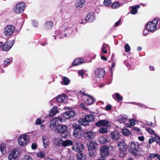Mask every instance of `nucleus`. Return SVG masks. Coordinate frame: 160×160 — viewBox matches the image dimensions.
Masks as SVG:
<instances>
[{
  "instance_id": "nucleus-35",
  "label": "nucleus",
  "mask_w": 160,
  "mask_h": 160,
  "mask_svg": "<svg viewBox=\"0 0 160 160\" xmlns=\"http://www.w3.org/2000/svg\"><path fill=\"white\" fill-rule=\"evenodd\" d=\"M37 157L38 158H42L45 156V152L43 151H40L36 153Z\"/></svg>"
},
{
  "instance_id": "nucleus-29",
  "label": "nucleus",
  "mask_w": 160,
  "mask_h": 160,
  "mask_svg": "<svg viewBox=\"0 0 160 160\" xmlns=\"http://www.w3.org/2000/svg\"><path fill=\"white\" fill-rule=\"evenodd\" d=\"M73 142L70 140H67L64 141L62 140V146L64 147H66L72 145Z\"/></svg>"
},
{
  "instance_id": "nucleus-46",
  "label": "nucleus",
  "mask_w": 160,
  "mask_h": 160,
  "mask_svg": "<svg viewBox=\"0 0 160 160\" xmlns=\"http://www.w3.org/2000/svg\"><path fill=\"white\" fill-rule=\"evenodd\" d=\"M119 7V4L118 2H114L112 5L111 7L112 8H117Z\"/></svg>"
},
{
  "instance_id": "nucleus-13",
  "label": "nucleus",
  "mask_w": 160,
  "mask_h": 160,
  "mask_svg": "<svg viewBox=\"0 0 160 160\" xmlns=\"http://www.w3.org/2000/svg\"><path fill=\"white\" fill-rule=\"evenodd\" d=\"M74 124H75L74 123L72 124L73 126H74ZM74 126H75L76 128L73 131V135L74 137L79 138L82 136L81 131L80 129L78 128L79 127L78 125L77 124H75Z\"/></svg>"
},
{
  "instance_id": "nucleus-8",
  "label": "nucleus",
  "mask_w": 160,
  "mask_h": 160,
  "mask_svg": "<svg viewBox=\"0 0 160 160\" xmlns=\"http://www.w3.org/2000/svg\"><path fill=\"white\" fill-rule=\"evenodd\" d=\"M19 150L18 148L12 150L8 156L9 160H15L19 155Z\"/></svg>"
},
{
  "instance_id": "nucleus-18",
  "label": "nucleus",
  "mask_w": 160,
  "mask_h": 160,
  "mask_svg": "<svg viewBox=\"0 0 160 160\" xmlns=\"http://www.w3.org/2000/svg\"><path fill=\"white\" fill-rule=\"evenodd\" d=\"M42 140L44 148H47L49 145L50 142L48 136L43 135L42 137Z\"/></svg>"
},
{
  "instance_id": "nucleus-43",
  "label": "nucleus",
  "mask_w": 160,
  "mask_h": 160,
  "mask_svg": "<svg viewBox=\"0 0 160 160\" xmlns=\"http://www.w3.org/2000/svg\"><path fill=\"white\" fill-rule=\"evenodd\" d=\"M108 129L105 128H101L99 129L98 131L100 133H104L108 132Z\"/></svg>"
},
{
  "instance_id": "nucleus-4",
  "label": "nucleus",
  "mask_w": 160,
  "mask_h": 160,
  "mask_svg": "<svg viewBox=\"0 0 160 160\" xmlns=\"http://www.w3.org/2000/svg\"><path fill=\"white\" fill-rule=\"evenodd\" d=\"M114 147L112 146H104L100 148V155L102 157H104L108 156L110 152L114 149Z\"/></svg>"
},
{
  "instance_id": "nucleus-12",
  "label": "nucleus",
  "mask_w": 160,
  "mask_h": 160,
  "mask_svg": "<svg viewBox=\"0 0 160 160\" xmlns=\"http://www.w3.org/2000/svg\"><path fill=\"white\" fill-rule=\"evenodd\" d=\"M105 71L102 68H97L94 72L95 77L97 78H102L104 74Z\"/></svg>"
},
{
  "instance_id": "nucleus-7",
  "label": "nucleus",
  "mask_w": 160,
  "mask_h": 160,
  "mask_svg": "<svg viewBox=\"0 0 160 160\" xmlns=\"http://www.w3.org/2000/svg\"><path fill=\"white\" fill-rule=\"evenodd\" d=\"M25 7V3L21 2L15 6L13 10L14 12L17 13H21L24 10Z\"/></svg>"
},
{
  "instance_id": "nucleus-10",
  "label": "nucleus",
  "mask_w": 160,
  "mask_h": 160,
  "mask_svg": "<svg viewBox=\"0 0 160 160\" xmlns=\"http://www.w3.org/2000/svg\"><path fill=\"white\" fill-rule=\"evenodd\" d=\"M55 132H56L65 133L67 132V127L65 125H60L55 128Z\"/></svg>"
},
{
  "instance_id": "nucleus-14",
  "label": "nucleus",
  "mask_w": 160,
  "mask_h": 160,
  "mask_svg": "<svg viewBox=\"0 0 160 160\" xmlns=\"http://www.w3.org/2000/svg\"><path fill=\"white\" fill-rule=\"evenodd\" d=\"M72 149L76 152H80L82 151L84 148L83 145L79 143H76L72 147Z\"/></svg>"
},
{
  "instance_id": "nucleus-16",
  "label": "nucleus",
  "mask_w": 160,
  "mask_h": 160,
  "mask_svg": "<svg viewBox=\"0 0 160 160\" xmlns=\"http://www.w3.org/2000/svg\"><path fill=\"white\" fill-rule=\"evenodd\" d=\"M62 121V119L59 117L55 118L50 121V128H54L57 125V123L59 122H61Z\"/></svg>"
},
{
  "instance_id": "nucleus-22",
  "label": "nucleus",
  "mask_w": 160,
  "mask_h": 160,
  "mask_svg": "<svg viewBox=\"0 0 160 160\" xmlns=\"http://www.w3.org/2000/svg\"><path fill=\"white\" fill-rule=\"evenodd\" d=\"M108 124V122L105 120H100L97 122L96 124V126L97 127L101 126H107Z\"/></svg>"
},
{
  "instance_id": "nucleus-51",
  "label": "nucleus",
  "mask_w": 160,
  "mask_h": 160,
  "mask_svg": "<svg viewBox=\"0 0 160 160\" xmlns=\"http://www.w3.org/2000/svg\"><path fill=\"white\" fill-rule=\"evenodd\" d=\"M60 34H62V35H60V37H59V38H62L63 37H67L68 35L67 33L65 32L64 31H63L61 32Z\"/></svg>"
},
{
  "instance_id": "nucleus-44",
  "label": "nucleus",
  "mask_w": 160,
  "mask_h": 160,
  "mask_svg": "<svg viewBox=\"0 0 160 160\" xmlns=\"http://www.w3.org/2000/svg\"><path fill=\"white\" fill-rule=\"evenodd\" d=\"M15 27L12 25H8L5 28V30H15Z\"/></svg>"
},
{
  "instance_id": "nucleus-24",
  "label": "nucleus",
  "mask_w": 160,
  "mask_h": 160,
  "mask_svg": "<svg viewBox=\"0 0 160 160\" xmlns=\"http://www.w3.org/2000/svg\"><path fill=\"white\" fill-rule=\"evenodd\" d=\"M58 112L59 111L58 107H53L50 110L49 116L51 117H53L56 113Z\"/></svg>"
},
{
  "instance_id": "nucleus-11",
  "label": "nucleus",
  "mask_w": 160,
  "mask_h": 160,
  "mask_svg": "<svg viewBox=\"0 0 160 160\" xmlns=\"http://www.w3.org/2000/svg\"><path fill=\"white\" fill-rule=\"evenodd\" d=\"M68 96L66 94H62L58 95L56 97V101L60 103H66L68 101Z\"/></svg>"
},
{
  "instance_id": "nucleus-56",
  "label": "nucleus",
  "mask_w": 160,
  "mask_h": 160,
  "mask_svg": "<svg viewBox=\"0 0 160 160\" xmlns=\"http://www.w3.org/2000/svg\"><path fill=\"white\" fill-rule=\"evenodd\" d=\"M112 108V106L110 104L107 105L105 107V110L107 111H110Z\"/></svg>"
},
{
  "instance_id": "nucleus-41",
  "label": "nucleus",
  "mask_w": 160,
  "mask_h": 160,
  "mask_svg": "<svg viewBox=\"0 0 160 160\" xmlns=\"http://www.w3.org/2000/svg\"><path fill=\"white\" fill-rule=\"evenodd\" d=\"M35 153H30L29 155H26L24 157V160H32V158L31 156L33 154H35Z\"/></svg>"
},
{
  "instance_id": "nucleus-59",
  "label": "nucleus",
  "mask_w": 160,
  "mask_h": 160,
  "mask_svg": "<svg viewBox=\"0 0 160 160\" xmlns=\"http://www.w3.org/2000/svg\"><path fill=\"white\" fill-rule=\"evenodd\" d=\"M85 104L83 103H81L80 105V108H82L83 109L86 110L87 109V108H86L85 107Z\"/></svg>"
},
{
  "instance_id": "nucleus-20",
  "label": "nucleus",
  "mask_w": 160,
  "mask_h": 160,
  "mask_svg": "<svg viewBox=\"0 0 160 160\" xmlns=\"http://www.w3.org/2000/svg\"><path fill=\"white\" fill-rule=\"evenodd\" d=\"M108 138H109L105 136L101 137L98 139L99 142L102 144L108 143L110 141V140L108 139Z\"/></svg>"
},
{
  "instance_id": "nucleus-40",
  "label": "nucleus",
  "mask_w": 160,
  "mask_h": 160,
  "mask_svg": "<svg viewBox=\"0 0 160 160\" xmlns=\"http://www.w3.org/2000/svg\"><path fill=\"white\" fill-rule=\"evenodd\" d=\"M68 112L70 116V118L74 117L76 114L75 111L73 110L68 111Z\"/></svg>"
},
{
  "instance_id": "nucleus-32",
  "label": "nucleus",
  "mask_w": 160,
  "mask_h": 160,
  "mask_svg": "<svg viewBox=\"0 0 160 160\" xmlns=\"http://www.w3.org/2000/svg\"><path fill=\"white\" fill-rule=\"evenodd\" d=\"M54 142L55 145L57 146H60L62 145V139L55 138L54 140Z\"/></svg>"
},
{
  "instance_id": "nucleus-36",
  "label": "nucleus",
  "mask_w": 160,
  "mask_h": 160,
  "mask_svg": "<svg viewBox=\"0 0 160 160\" xmlns=\"http://www.w3.org/2000/svg\"><path fill=\"white\" fill-rule=\"evenodd\" d=\"M122 133L124 136H128L130 134V132L127 128H124L122 130Z\"/></svg>"
},
{
  "instance_id": "nucleus-49",
  "label": "nucleus",
  "mask_w": 160,
  "mask_h": 160,
  "mask_svg": "<svg viewBox=\"0 0 160 160\" xmlns=\"http://www.w3.org/2000/svg\"><path fill=\"white\" fill-rule=\"evenodd\" d=\"M146 130L150 134L154 135L155 132L153 130L149 128H146Z\"/></svg>"
},
{
  "instance_id": "nucleus-21",
  "label": "nucleus",
  "mask_w": 160,
  "mask_h": 160,
  "mask_svg": "<svg viewBox=\"0 0 160 160\" xmlns=\"http://www.w3.org/2000/svg\"><path fill=\"white\" fill-rule=\"evenodd\" d=\"M95 19V15L92 13H89L87 16L86 20L88 22H93Z\"/></svg>"
},
{
  "instance_id": "nucleus-39",
  "label": "nucleus",
  "mask_w": 160,
  "mask_h": 160,
  "mask_svg": "<svg viewBox=\"0 0 160 160\" xmlns=\"http://www.w3.org/2000/svg\"><path fill=\"white\" fill-rule=\"evenodd\" d=\"M85 0H81L79 1L77 3V7L82 8L85 5Z\"/></svg>"
},
{
  "instance_id": "nucleus-15",
  "label": "nucleus",
  "mask_w": 160,
  "mask_h": 160,
  "mask_svg": "<svg viewBox=\"0 0 160 160\" xmlns=\"http://www.w3.org/2000/svg\"><path fill=\"white\" fill-rule=\"evenodd\" d=\"M95 133L91 131L84 132L83 134V136L84 138L87 140L93 139L95 137Z\"/></svg>"
},
{
  "instance_id": "nucleus-38",
  "label": "nucleus",
  "mask_w": 160,
  "mask_h": 160,
  "mask_svg": "<svg viewBox=\"0 0 160 160\" xmlns=\"http://www.w3.org/2000/svg\"><path fill=\"white\" fill-rule=\"evenodd\" d=\"M12 60L9 58H6L4 61V67L8 66V65L11 64Z\"/></svg>"
},
{
  "instance_id": "nucleus-9",
  "label": "nucleus",
  "mask_w": 160,
  "mask_h": 160,
  "mask_svg": "<svg viewBox=\"0 0 160 160\" xmlns=\"http://www.w3.org/2000/svg\"><path fill=\"white\" fill-rule=\"evenodd\" d=\"M14 43V40L9 41L6 42L2 46V50L5 51H8L13 46Z\"/></svg>"
},
{
  "instance_id": "nucleus-37",
  "label": "nucleus",
  "mask_w": 160,
  "mask_h": 160,
  "mask_svg": "<svg viewBox=\"0 0 160 160\" xmlns=\"http://www.w3.org/2000/svg\"><path fill=\"white\" fill-rule=\"evenodd\" d=\"M70 81L68 78L66 77H64L63 78L62 83H61L62 84H64L65 85H68L70 83Z\"/></svg>"
},
{
  "instance_id": "nucleus-60",
  "label": "nucleus",
  "mask_w": 160,
  "mask_h": 160,
  "mask_svg": "<svg viewBox=\"0 0 160 160\" xmlns=\"http://www.w3.org/2000/svg\"><path fill=\"white\" fill-rule=\"evenodd\" d=\"M78 74L82 76V78H83V75L84 74V72L82 70H79L78 72Z\"/></svg>"
},
{
  "instance_id": "nucleus-54",
  "label": "nucleus",
  "mask_w": 160,
  "mask_h": 160,
  "mask_svg": "<svg viewBox=\"0 0 160 160\" xmlns=\"http://www.w3.org/2000/svg\"><path fill=\"white\" fill-rule=\"evenodd\" d=\"M129 122L132 128L135 124L136 121L134 119H132L129 120Z\"/></svg>"
},
{
  "instance_id": "nucleus-42",
  "label": "nucleus",
  "mask_w": 160,
  "mask_h": 160,
  "mask_svg": "<svg viewBox=\"0 0 160 160\" xmlns=\"http://www.w3.org/2000/svg\"><path fill=\"white\" fill-rule=\"evenodd\" d=\"M155 157H157L159 160H160V155L158 154L151 153L149 155V157L148 158H153Z\"/></svg>"
},
{
  "instance_id": "nucleus-53",
  "label": "nucleus",
  "mask_w": 160,
  "mask_h": 160,
  "mask_svg": "<svg viewBox=\"0 0 160 160\" xmlns=\"http://www.w3.org/2000/svg\"><path fill=\"white\" fill-rule=\"evenodd\" d=\"M130 50V47L128 44H126L125 46V50L126 52H128Z\"/></svg>"
},
{
  "instance_id": "nucleus-2",
  "label": "nucleus",
  "mask_w": 160,
  "mask_h": 160,
  "mask_svg": "<svg viewBox=\"0 0 160 160\" xmlns=\"http://www.w3.org/2000/svg\"><path fill=\"white\" fill-rule=\"evenodd\" d=\"M78 95H81L82 99L88 105H90L95 102V100L92 96L85 93L80 91L78 93Z\"/></svg>"
},
{
  "instance_id": "nucleus-23",
  "label": "nucleus",
  "mask_w": 160,
  "mask_h": 160,
  "mask_svg": "<svg viewBox=\"0 0 160 160\" xmlns=\"http://www.w3.org/2000/svg\"><path fill=\"white\" fill-rule=\"evenodd\" d=\"M95 114L94 112H91L90 114H87L85 116L86 118L88 121L89 122H93L94 120Z\"/></svg>"
},
{
  "instance_id": "nucleus-62",
  "label": "nucleus",
  "mask_w": 160,
  "mask_h": 160,
  "mask_svg": "<svg viewBox=\"0 0 160 160\" xmlns=\"http://www.w3.org/2000/svg\"><path fill=\"white\" fill-rule=\"evenodd\" d=\"M138 139L140 141H142L144 140V137L143 136H139L138 137Z\"/></svg>"
},
{
  "instance_id": "nucleus-31",
  "label": "nucleus",
  "mask_w": 160,
  "mask_h": 160,
  "mask_svg": "<svg viewBox=\"0 0 160 160\" xmlns=\"http://www.w3.org/2000/svg\"><path fill=\"white\" fill-rule=\"evenodd\" d=\"M113 98L117 101H121L123 99V98L118 93H116L113 95Z\"/></svg>"
},
{
  "instance_id": "nucleus-61",
  "label": "nucleus",
  "mask_w": 160,
  "mask_h": 160,
  "mask_svg": "<svg viewBox=\"0 0 160 160\" xmlns=\"http://www.w3.org/2000/svg\"><path fill=\"white\" fill-rule=\"evenodd\" d=\"M121 19L120 18L119 20L118 21H117V22H116L115 23L114 26L115 27H117V26H118V25H119V23L121 22Z\"/></svg>"
},
{
  "instance_id": "nucleus-34",
  "label": "nucleus",
  "mask_w": 160,
  "mask_h": 160,
  "mask_svg": "<svg viewBox=\"0 0 160 160\" xmlns=\"http://www.w3.org/2000/svg\"><path fill=\"white\" fill-rule=\"evenodd\" d=\"M0 150L2 155H5L6 152V147L4 144L0 145Z\"/></svg>"
},
{
  "instance_id": "nucleus-48",
  "label": "nucleus",
  "mask_w": 160,
  "mask_h": 160,
  "mask_svg": "<svg viewBox=\"0 0 160 160\" xmlns=\"http://www.w3.org/2000/svg\"><path fill=\"white\" fill-rule=\"evenodd\" d=\"M112 3L111 0H104L103 2L104 5L105 6H109Z\"/></svg>"
},
{
  "instance_id": "nucleus-33",
  "label": "nucleus",
  "mask_w": 160,
  "mask_h": 160,
  "mask_svg": "<svg viewBox=\"0 0 160 160\" xmlns=\"http://www.w3.org/2000/svg\"><path fill=\"white\" fill-rule=\"evenodd\" d=\"M109 48V46L108 44L104 43L102 47L101 51L104 53H106L107 52V49Z\"/></svg>"
},
{
  "instance_id": "nucleus-52",
  "label": "nucleus",
  "mask_w": 160,
  "mask_h": 160,
  "mask_svg": "<svg viewBox=\"0 0 160 160\" xmlns=\"http://www.w3.org/2000/svg\"><path fill=\"white\" fill-rule=\"evenodd\" d=\"M150 32H153V31H143V36H146L149 34Z\"/></svg>"
},
{
  "instance_id": "nucleus-1",
  "label": "nucleus",
  "mask_w": 160,
  "mask_h": 160,
  "mask_svg": "<svg viewBox=\"0 0 160 160\" xmlns=\"http://www.w3.org/2000/svg\"><path fill=\"white\" fill-rule=\"evenodd\" d=\"M140 146V144L138 143L132 142L128 143V148L132 156L137 157L141 154L140 151L139 149Z\"/></svg>"
},
{
  "instance_id": "nucleus-30",
  "label": "nucleus",
  "mask_w": 160,
  "mask_h": 160,
  "mask_svg": "<svg viewBox=\"0 0 160 160\" xmlns=\"http://www.w3.org/2000/svg\"><path fill=\"white\" fill-rule=\"evenodd\" d=\"M139 8L140 5H139L132 7L131 8V13L132 14H136L138 12L137 9Z\"/></svg>"
},
{
  "instance_id": "nucleus-58",
  "label": "nucleus",
  "mask_w": 160,
  "mask_h": 160,
  "mask_svg": "<svg viewBox=\"0 0 160 160\" xmlns=\"http://www.w3.org/2000/svg\"><path fill=\"white\" fill-rule=\"evenodd\" d=\"M133 131L136 133H139L140 132V129L137 127H135L133 128Z\"/></svg>"
},
{
  "instance_id": "nucleus-25",
  "label": "nucleus",
  "mask_w": 160,
  "mask_h": 160,
  "mask_svg": "<svg viewBox=\"0 0 160 160\" xmlns=\"http://www.w3.org/2000/svg\"><path fill=\"white\" fill-rule=\"evenodd\" d=\"M76 158L77 160H86L87 157L84 153H80L77 154Z\"/></svg>"
},
{
  "instance_id": "nucleus-26",
  "label": "nucleus",
  "mask_w": 160,
  "mask_h": 160,
  "mask_svg": "<svg viewBox=\"0 0 160 160\" xmlns=\"http://www.w3.org/2000/svg\"><path fill=\"white\" fill-rule=\"evenodd\" d=\"M78 122L80 124L83 126H87L89 124V122L86 118L85 117L83 118H81L78 120Z\"/></svg>"
},
{
  "instance_id": "nucleus-27",
  "label": "nucleus",
  "mask_w": 160,
  "mask_h": 160,
  "mask_svg": "<svg viewBox=\"0 0 160 160\" xmlns=\"http://www.w3.org/2000/svg\"><path fill=\"white\" fill-rule=\"evenodd\" d=\"M128 117L127 116H120L118 119V121L120 123H124L127 120Z\"/></svg>"
},
{
  "instance_id": "nucleus-57",
  "label": "nucleus",
  "mask_w": 160,
  "mask_h": 160,
  "mask_svg": "<svg viewBox=\"0 0 160 160\" xmlns=\"http://www.w3.org/2000/svg\"><path fill=\"white\" fill-rule=\"evenodd\" d=\"M31 148L33 150H35L37 148V145L36 143H33L31 145Z\"/></svg>"
},
{
  "instance_id": "nucleus-5",
  "label": "nucleus",
  "mask_w": 160,
  "mask_h": 160,
  "mask_svg": "<svg viewBox=\"0 0 160 160\" xmlns=\"http://www.w3.org/2000/svg\"><path fill=\"white\" fill-rule=\"evenodd\" d=\"M158 20L155 18L152 21L148 22L145 25V28L147 30H156L158 29L157 25Z\"/></svg>"
},
{
  "instance_id": "nucleus-63",
  "label": "nucleus",
  "mask_w": 160,
  "mask_h": 160,
  "mask_svg": "<svg viewBox=\"0 0 160 160\" xmlns=\"http://www.w3.org/2000/svg\"><path fill=\"white\" fill-rule=\"evenodd\" d=\"M149 68L150 70L151 71H153L155 70L154 68V66H149Z\"/></svg>"
},
{
  "instance_id": "nucleus-3",
  "label": "nucleus",
  "mask_w": 160,
  "mask_h": 160,
  "mask_svg": "<svg viewBox=\"0 0 160 160\" xmlns=\"http://www.w3.org/2000/svg\"><path fill=\"white\" fill-rule=\"evenodd\" d=\"M30 140L29 135L24 134L20 135L18 139V143L21 146H24L28 143Z\"/></svg>"
},
{
  "instance_id": "nucleus-17",
  "label": "nucleus",
  "mask_w": 160,
  "mask_h": 160,
  "mask_svg": "<svg viewBox=\"0 0 160 160\" xmlns=\"http://www.w3.org/2000/svg\"><path fill=\"white\" fill-rule=\"evenodd\" d=\"M96 145V142L94 141H90L87 143L88 148L89 151H92L94 150Z\"/></svg>"
},
{
  "instance_id": "nucleus-45",
  "label": "nucleus",
  "mask_w": 160,
  "mask_h": 160,
  "mask_svg": "<svg viewBox=\"0 0 160 160\" xmlns=\"http://www.w3.org/2000/svg\"><path fill=\"white\" fill-rule=\"evenodd\" d=\"M62 117L66 119H70V116L68 113V111L64 112L62 115Z\"/></svg>"
},
{
  "instance_id": "nucleus-55",
  "label": "nucleus",
  "mask_w": 160,
  "mask_h": 160,
  "mask_svg": "<svg viewBox=\"0 0 160 160\" xmlns=\"http://www.w3.org/2000/svg\"><path fill=\"white\" fill-rule=\"evenodd\" d=\"M44 121V120L42 121L41 118H38L36 120V123L37 124H40L41 123H43Z\"/></svg>"
},
{
  "instance_id": "nucleus-28",
  "label": "nucleus",
  "mask_w": 160,
  "mask_h": 160,
  "mask_svg": "<svg viewBox=\"0 0 160 160\" xmlns=\"http://www.w3.org/2000/svg\"><path fill=\"white\" fill-rule=\"evenodd\" d=\"M83 62V60L81 58H77L74 60L72 64L74 66L78 65Z\"/></svg>"
},
{
  "instance_id": "nucleus-50",
  "label": "nucleus",
  "mask_w": 160,
  "mask_h": 160,
  "mask_svg": "<svg viewBox=\"0 0 160 160\" xmlns=\"http://www.w3.org/2000/svg\"><path fill=\"white\" fill-rule=\"evenodd\" d=\"M46 25L48 27L51 28L53 26V22L51 21H48L46 23Z\"/></svg>"
},
{
  "instance_id": "nucleus-47",
  "label": "nucleus",
  "mask_w": 160,
  "mask_h": 160,
  "mask_svg": "<svg viewBox=\"0 0 160 160\" xmlns=\"http://www.w3.org/2000/svg\"><path fill=\"white\" fill-rule=\"evenodd\" d=\"M13 33L12 31H5L4 34L6 36L8 37L11 35Z\"/></svg>"
},
{
  "instance_id": "nucleus-19",
  "label": "nucleus",
  "mask_w": 160,
  "mask_h": 160,
  "mask_svg": "<svg viewBox=\"0 0 160 160\" xmlns=\"http://www.w3.org/2000/svg\"><path fill=\"white\" fill-rule=\"evenodd\" d=\"M111 138L113 141H116L120 137V134L117 131H114L111 133Z\"/></svg>"
},
{
  "instance_id": "nucleus-64",
  "label": "nucleus",
  "mask_w": 160,
  "mask_h": 160,
  "mask_svg": "<svg viewBox=\"0 0 160 160\" xmlns=\"http://www.w3.org/2000/svg\"><path fill=\"white\" fill-rule=\"evenodd\" d=\"M156 142L160 145V138L158 137V139H156Z\"/></svg>"
},
{
  "instance_id": "nucleus-6",
  "label": "nucleus",
  "mask_w": 160,
  "mask_h": 160,
  "mask_svg": "<svg viewBox=\"0 0 160 160\" xmlns=\"http://www.w3.org/2000/svg\"><path fill=\"white\" fill-rule=\"evenodd\" d=\"M118 146L119 147V151L120 152L119 156L120 157L122 158L126 154L128 146L127 144L123 141L119 142L118 144Z\"/></svg>"
}]
</instances>
